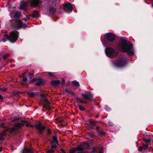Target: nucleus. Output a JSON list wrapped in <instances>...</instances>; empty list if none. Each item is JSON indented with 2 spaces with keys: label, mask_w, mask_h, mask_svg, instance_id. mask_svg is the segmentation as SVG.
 <instances>
[{
  "label": "nucleus",
  "mask_w": 153,
  "mask_h": 153,
  "mask_svg": "<svg viewBox=\"0 0 153 153\" xmlns=\"http://www.w3.org/2000/svg\"><path fill=\"white\" fill-rule=\"evenodd\" d=\"M117 49L123 52H126L129 55H134V51L132 45L128 43L126 40L124 39H121L118 44Z\"/></svg>",
  "instance_id": "1"
},
{
  "label": "nucleus",
  "mask_w": 153,
  "mask_h": 153,
  "mask_svg": "<svg viewBox=\"0 0 153 153\" xmlns=\"http://www.w3.org/2000/svg\"><path fill=\"white\" fill-rule=\"evenodd\" d=\"M89 146V143L87 142H85L79 145L76 148L71 149L69 152L70 153H75L76 151H83L88 148Z\"/></svg>",
  "instance_id": "2"
},
{
  "label": "nucleus",
  "mask_w": 153,
  "mask_h": 153,
  "mask_svg": "<svg viewBox=\"0 0 153 153\" xmlns=\"http://www.w3.org/2000/svg\"><path fill=\"white\" fill-rule=\"evenodd\" d=\"M19 33L16 31L11 32L10 36L7 34H5V36L9 40L12 42H15L19 37Z\"/></svg>",
  "instance_id": "3"
},
{
  "label": "nucleus",
  "mask_w": 153,
  "mask_h": 153,
  "mask_svg": "<svg viewBox=\"0 0 153 153\" xmlns=\"http://www.w3.org/2000/svg\"><path fill=\"white\" fill-rule=\"evenodd\" d=\"M41 100L43 103V106L47 109H49L51 107V103L48 100L46 95L45 94H42L41 95Z\"/></svg>",
  "instance_id": "4"
},
{
  "label": "nucleus",
  "mask_w": 153,
  "mask_h": 153,
  "mask_svg": "<svg viewBox=\"0 0 153 153\" xmlns=\"http://www.w3.org/2000/svg\"><path fill=\"white\" fill-rule=\"evenodd\" d=\"M105 51L106 55L109 58H114L117 54L116 51L111 48H106Z\"/></svg>",
  "instance_id": "5"
},
{
  "label": "nucleus",
  "mask_w": 153,
  "mask_h": 153,
  "mask_svg": "<svg viewBox=\"0 0 153 153\" xmlns=\"http://www.w3.org/2000/svg\"><path fill=\"white\" fill-rule=\"evenodd\" d=\"M13 21L15 22L16 27L18 29L22 28H25L26 27V24H23L21 20L17 19L15 21L13 20Z\"/></svg>",
  "instance_id": "6"
},
{
  "label": "nucleus",
  "mask_w": 153,
  "mask_h": 153,
  "mask_svg": "<svg viewBox=\"0 0 153 153\" xmlns=\"http://www.w3.org/2000/svg\"><path fill=\"white\" fill-rule=\"evenodd\" d=\"M124 60L123 59L117 60L114 62V64L116 66L118 67H123L124 65Z\"/></svg>",
  "instance_id": "7"
},
{
  "label": "nucleus",
  "mask_w": 153,
  "mask_h": 153,
  "mask_svg": "<svg viewBox=\"0 0 153 153\" xmlns=\"http://www.w3.org/2000/svg\"><path fill=\"white\" fill-rule=\"evenodd\" d=\"M10 15L11 17L15 18H19L21 16V14L16 10H14L11 12Z\"/></svg>",
  "instance_id": "8"
},
{
  "label": "nucleus",
  "mask_w": 153,
  "mask_h": 153,
  "mask_svg": "<svg viewBox=\"0 0 153 153\" xmlns=\"http://www.w3.org/2000/svg\"><path fill=\"white\" fill-rule=\"evenodd\" d=\"M73 7L71 4L69 3H65L64 6V9L67 12H70L72 11Z\"/></svg>",
  "instance_id": "9"
},
{
  "label": "nucleus",
  "mask_w": 153,
  "mask_h": 153,
  "mask_svg": "<svg viewBox=\"0 0 153 153\" xmlns=\"http://www.w3.org/2000/svg\"><path fill=\"white\" fill-rule=\"evenodd\" d=\"M106 37L108 40L110 42L114 41L115 39L114 35L110 33H108L106 34Z\"/></svg>",
  "instance_id": "10"
},
{
  "label": "nucleus",
  "mask_w": 153,
  "mask_h": 153,
  "mask_svg": "<svg viewBox=\"0 0 153 153\" xmlns=\"http://www.w3.org/2000/svg\"><path fill=\"white\" fill-rule=\"evenodd\" d=\"M35 126L38 129L40 132L43 131L45 128V127L42 126L41 122H39L38 124L36 125Z\"/></svg>",
  "instance_id": "11"
},
{
  "label": "nucleus",
  "mask_w": 153,
  "mask_h": 153,
  "mask_svg": "<svg viewBox=\"0 0 153 153\" xmlns=\"http://www.w3.org/2000/svg\"><path fill=\"white\" fill-rule=\"evenodd\" d=\"M20 9L22 10L27 9V2L24 1H22L20 4Z\"/></svg>",
  "instance_id": "12"
},
{
  "label": "nucleus",
  "mask_w": 153,
  "mask_h": 153,
  "mask_svg": "<svg viewBox=\"0 0 153 153\" xmlns=\"http://www.w3.org/2000/svg\"><path fill=\"white\" fill-rule=\"evenodd\" d=\"M82 95L86 99H88L90 101L92 100V96L90 92H88V94H82Z\"/></svg>",
  "instance_id": "13"
},
{
  "label": "nucleus",
  "mask_w": 153,
  "mask_h": 153,
  "mask_svg": "<svg viewBox=\"0 0 153 153\" xmlns=\"http://www.w3.org/2000/svg\"><path fill=\"white\" fill-rule=\"evenodd\" d=\"M31 7H35L38 5L39 3V0H31L30 1Z\"/></svg>",
  "instance_id": "14"
},
{
  "label": "nucleus",
  "mask_w": 153,
  "mask_h": 153,
  "mask_svg": "<svg viewBox=\"0 0 153 153\" xmlns=\"http://www.w3.org/2000/svg\"><path fill=\"white\" fill-rule=\"evenodd\" d=\"M24 126L23 121H22L21 123H17L15 125V126L16 128H20Z\"/></svg>",
  "instance_id": "15"
},
{
  "label": "nucleus",
  "mask_w": 153,
  "mask_h": 153,
  "mask_svg": "<svg viewBox=\"0 0 153 153\" xmlns=\"http://www.w3.org/2000/svg\"><path fill=\"white\" fill-rule=\"evenodd\" d=\"M56 143L58 144V142L57 140V137L56 136L54 135L53 137V140L51 144Z\"/></svg>",
  "instance_id": "16"
},
{
  "label": "nucleus",
  "mask_w": 153,
  "mask_h": 153,
  "mask_svg": "<svg viewBox=\"0 0 153 153\" xmlns=\"http://www.w3.org/2000/svg\"><path fill=\"white\" fill-rule=\"evenodd\" d=\"M60 81L59 80H53L51 82V84L53 85L54 86L57 85L60 83Z\"/></svg>",
  "instance_id": "17"
},
{
  "label": "nucleus",
  "mask_w": 153,
  "mask_h": 153,
  "mask_svg": "<svg viewBox=\"0 0 153 153\" xmlns=\"http://www.w3.org/2000/svg\"><path fill=\"white\" fill-rule=\"evenodd\" d=\"M43 83V81L40 79H38L37 82L35 83L36 85L39 86Z\"/></svg>",
  "instance_id": "18"
},
{
  "label": "nucleus",
  "mask_w": 153,
  "mask_h": 153,
  "mask_svg": "<svg viewBox=\"0 0 153 153\" xmlns=\"http://www.w3.org/2000/svg\"><path fill=\"white\" fill-rule=\"evenodd\" d=\"M89 126L90 128H93L95 126V123L94 122L90 121L89 122Z\"/></svg>",
  "instance_id": "19"
},
{
  "label": "nucleus",
  "mask_w": 153,
  "mask_h": 153,
  "mask_svg": "<svg viewBox=\"0 0 153 153\" xmlns=\"http://www.w3.org/2000/svg\"><path fill=\"white\" fill-rule=\"evenodd\" d=\"M39 13L38 11H35L32 14V17L33 18H36L38 16Z\"/></svg>",
  "instance_id": "20"
},
{
  "label": "nucleus",
  "mask_w": 153,
  "mask_h": 153,
  "mask_svg": "<svg viewBox=\"0 0 153 153\" xmlns=\"http://www.w3.org/2000/svg\"><path fill=\"white\" fill-rule=\"evenodd\" d=\"M72 84L76 87H78L79 85V83L78 82L76 81H74L72 82Z\"/></svg>",
  "instance_id": "21"
},
{
  "label": "nucleus",
  "mask_w": 153,
  "mask_h": 153,
  "mask_svg": "<svg viewBox=\"0 0 153 153\" xmlns=\"http://www.w3.org/2000/svg\"><path fill=\"white\" fill-rule=\"evenodd\" d=\"M24 152H27V153H31L32 151L31 149L27 148L24 149Z\"/></svg>",
  "instance_id": "22"
},
{
  "label": "nucleus",
  "mask_w": 153,
  "mask_h": 153,
  "mask_svg": "<svg viewBox=\"0 0 153 153\" xmlns=\"http://www.w3.org/2000/svg\"><path fill=\"white\" fill-rule=\"evenodd\" d=\"M98 150L99 152V153H103V147L102 146L99 145L98 147Z\"/></svg>",
  "instance_id": "23"
},
{
  "label": "nucleus",
  "mask_w": 153,
  "mask_h": 153,
  "mask_svg": "<svg viewBox=\"0 0 153 153\" xmlns=\"http://www.w3.org/2000/svg\"><path fill=\"white\" fill-rule=\"evenodd\" d=\"M56 11V9L54 8L51 7V8L49 10V13L52 14L53 13Z\"/></svg>",
  "instance_id": "24"
},
{
  "label": "nucleus",
  "mask_w": 153,
  "mask_h": 153,
  "mask_svg": "<svg viewBox=\"0 0 153 153\" xmlns=\"http://www.w3.org/2000/svg\"><path fill=\"white\" fill-rule=\"evenodd\" d=\"M27 95L30 97H33L35 95V94L33 92H28L27 93Z\"/></svg>",
  "instance_id": "25"
},
{
  "label": "nucleus",
  "mask_w": 153,
  "mask_h": 153,
  "mask_svg": "<svg viewBox=\"0 0 153 153\" xmlns=\"http://www.w3.org/2000/svg\"><path fill=\"white\" fill-rule=\"evenodd\" d=\"M23 121L24 125H25L26 126H27V127H30V124L28 122H27V121H25L24 120H23Z\"/></svg>",
  "instance_id": "26"
},
{
  "label": "nucleus",
  "mask_w": 153,
  "mask_h": 153,
  "mask_svg": "<svg viewBox=\"0 0 153 153\" xmlns=\"http://www.w3.org/2000/svg\"><path fill=\"white\" fill-rule=\"evenodd\" d=\"M148 145L146 144H143V148L145 150H146L148 147Z\"/></svg>",
  "instance_id": "27"
},
{
  "label": "nucleus",
  "mask_w": 153,
  "mask_h": 153,
  "mask_svg": "<svg viewBox=\"0 0 153 153\" xmlns=\"http://www.w3.org/2000/svg\"><path fill=\"white\" fill-rule=\"evenodd\" d=\"M45 73L48 74L51 76H52L53 77H55V75L54 74V73H52V72H45Z\"/></svg>",
  "instance_id": "28"
},
{
  "label": "nucleus",
  "mask_w": 153,
  "mask_h": 153,
  "mask_svg": "<svg viewBox=\"0 0 153 153\" xmlns=\"http://www.w3.org/2000/svg\"><path fill=\"white\" fill-rule=\"evenodd\" d=\"M76 100L78 102H79L81 103H85L83 100H82L80 98H78Z\"/></svg>",
  "instance_id": "29"
},
{
  "label": "nucleus",
  "mask_w": 153,
  "mask_h": 153,
  "mask_svg": "<svg viewBox=\"0 0 153 153\" xmlns=\"http://www.w3.org/2000/svg\"><path fill=\"white\" fill-rule=\"evenodd\" d=\"M96 151V149L95 148H94L93 150L91 151V152H88L87 151L86 153H95Z\"/></svg>",
  "instance_id": "30"
},
{
  "label": "nucleus",
  "mask_w": 153,
  "mask_h": 153,
  "mask_svg": "<svg viewBox=\"0 0 153 153\" xmlns=\"http://www.w3.org/2000/svg\"><path fill=\"white\" fill-rule=\"evenodd\" d=\"M98 133L100 134V135H101V136L104 135L105 134V133L103 131H99L98 132Z\"/></svg>",
  "instance_id": "31"
},
{
  "label": "nucleus",
  "mask_w": 153,
  "mask_h": 153,
  "mask_svg": "<svg viewBox=\"0 0 153 153\" xmlns=\"http://www.w3.org/2000/svg\"><path fill=\"white\" fill-rule=\"evenodd\" d=\"M143 140L146 143H149L151 141V140L149 139H147L145 138L143 139Z\"/></svg>",
  "instance_id": "32"
},
{
  "label": "nucleus",
  "mask_w": 153,
  "mask_h": 153,
  "mask_svg": "<svg viewBox=\"0 0 153 153\" xmlns=\"http://www.w3.org/2000/svg\"><path fill=\"white\" fill-rule=\"evenodd\" d=\"M6 135V131H3L1 134V135L3 137L5 136Z\"/></svg>",
  "instance_id": "33"
},
{
  "label": "nucleus",
  "mask_w": 153,
  "mask_h": 153,
  "mask_svg": "<svg viewBox=\"0 0 153 153\" xmlns=\"http://www.w3.org/2000/svg\"><path fill=\"white\" fill-rule=\"evenodd\" d=\"M38 79H37L34 78L31 81L30 83H33V82H37Z\"/></svg>",
  "instance_id": "34"
},
{
  "label": "nucleus",
  "mask_w": 153,
  "mask_h": 153,
  "mask_svg": "<svg viewBox=\"0 0 153 153\" xmlns=\"http://www.w3.org/2000/svg\"><path fill=\"white\" fill-rule=\"evenodd\" d=\"M53 150L52 149H49L47 151V153H53Z\"/></svg>",
  "instance_id": "35"
},
{
  "label": "nucleus",
  "mask_w": 153,
  "mask_h": 153,
  "mask_svg": "<svg viewBox=\"0 0 153 153\" xmlns=\"http://www.w3.org/2000/svg\"><path fill=\"white\" fill-rule=\"evenodd\" d=\"M79 108L81 111H84L85 110L84 107L81 105H79Z\"/></svg>",
  "instance_id": "36"
},
{
  "label": "nucleus",
  "mask_w": 153,
  "mask_h": 153,
  "mask_svg": "<svg viewBox=\"0 0 153 153\" xmlns=\"http://www.w3.org/2000/svg\"><path fill=\"white\" fill-rule=\"evenodd\" d=\"M9 54L7 53L5 54L4 56H3V59H5L6 58H7L9 56Z\"/></svg>",
  "instance_id": "37"
},
{
  "label": "nucleus",
  "mask_w": 153,
  "mask_h": 153,
  "mask_svg": "<svg viewBox=\"0 0 153 153\" xmlns=\"http://www.w3.org/2000/svg\"><path fill=\"white\" fill-rule=\"evenodd\" d=\"M108 124L109 126H111L113 125V123L112 122L110 121L108 122Z\"/></svg>",
  "instance_id": "38"
},
{
  "label": "nucleus",
  "mask_w": 153,
  "mask_h": 153,
  "mask_svg": "<svg viewBox=\"0 0 153 153\" xmlns=\"http://www.w3.org/2000/svg\"><path fill=\"white\" fill-rule=\"evenodd\" d=\"M60 153H65V151H64L63 149H60Z\"/></svg>",
  "instance_id": "39"
},
{
  "label": "nucleus",
  "mask_w": 153,
  "mask_h": 153,
  "mask_svg": "<svg viewBox=\"0 0 153 153\" xmlns=\"http://www.w3.org/2000/svg\"><path fill=\"white\" fill-rule=\"evenodd\" d=\"M7 90V88H4L3 89L0 88V90L1 91H5Z\"/></svg>",
  "instance_id": "40"
},
{
  "label": "nucleus",
  "mask_w": 153,
  "mask_h": 153,
  "mask_svg": "<svg viewBox=\"0 0 153 153\" xmlns=\"http://www.w3.org/2000/svg\"><path fill=\"white\" fill-rule=\"evenodd\" d=\"M143 148V146H140L138 147V149L139 151H141L142 150Z\"/></svg>",
  "instance_id": "41"
},
{
  "label": "nucleus",
  "mask_w": 153,
  "mask_h": 153,
  "mask_svg": "<svg viewBox=\"0 0 153 153\" xmlns=\"http://www.w3.org/2000/svg\"><path fill=\"white\" fill-rule=\"evenodd\" d=\"M56 147V146L55 145H53V144H52L51 148H55Z\"/></svg>",
  "instance_id": "42"
},
{
  "label": "nucleus",
  "mask_w": 153,
  "mask_h": 153,
  "mask_svg": "<svg viewBox=\"0 0 153 153\" xmlns=\"http://www.w3.org/2000/svg\"><path fill=\"white\" fill-rule=\"evenodd\" d=\"M27 77L30 79L32 77V76L31 74H29L27 75Z\"/></svg>",
  "instance_id": "43"
},
{
  "label": "nucleus",
  "mask_w": 153,
  "mask_h": 153,
  "mask_svg": "<svg viewBox=\"0 0 153 153\" xmlns=\"http://www.w3.org/2000/svg\"><path fill=\"white\" fill-rule=\"evenodd\" d=\"M105 108L106 110L107 111H109L110 109V108L109 107H108L107 106H106Z\"/></svg>",
  "instance_id": "44"
},
{
  "label": "nucleus",
  "mask_w": 153,
  "mask_h": 153,
  "mask_svg": "<svg viewBox=\"0 0 153 153\" xmlns=\"http://www.w3.org/2000/svg\"><path fill=\"white\" fill-rule=\"evenodd\" d=\"M4 140V138L3 137V136L1 135L0 136V140Z\"/></svg>",
  "instance_id": "45"
},
{
  "label": "nucleus",
  "mask_w": 153,
  "mask_h": 153,
  "mask_svg": "<svg viewBox=\"0 0 153 153\" xmlns=\"http://www.w3.org/2000/svg\"><path fill=\"white\" fill-rule=\"evenodd\" d=\"M0 126L2 127H5L4 123H2L1 124Z\"/></svg>",
  "instance_id": "46"
},
{
  "label": "nucleus",
  "mask_w": 153,
  "mask_h": 153,
  "mask_svg": "<svg viewBox=\"0 0 153 153\" xmlns=\"http://www.w3.org/2000/svg\"><path fill=\"white\" fill-rule=\"evenodd\" d=\"M66 91L68 93L74 94L72 92L69 91L68 90H66Z\"/></svg>",
  "instance_id": "47"
},
{
  "label": "nucleus",
  "mask_w": 153,
  "mask_h": 153,
  "mask_svg": "<svg viewBox=\"0 0 153 153\" xmlns=\"http://www.w3.org/2000/svg\"><path fill=\"white\" fill-rule=\"evenodd\" d=\"M27 79L26 78L23 77V81L24 82H26V81H27Z\"/></svg>",
  "instance_id": "48"
},
{
  "label": "nucleus",
  "mask_w": 153,
  "mask_h": 153,
  "mask_svg": "<svg viewBox=\"0 0 153 153\" xmlns=\"http://www.w3.org/2000/svg\"><path fill=\"white\" fill-rule=\"evenodd\" d=\"M51 130L50 129H48V134H50L51 133Z\"/></svg>",
  "instance_id": "49"
},
{
  "label": "nucleus",
  "mask_w": 153,
  "mask_h": 153,
  "mask_svg": "<svg viewBox=\"0 0 153 153\" xmlns=\"http://www.w3.org/2000/svg\"><path fill=\"white\" fill-rule=\"evenodd\" d=\"M96 130L98 132L99 131L98 130V129H99L98 127V126L96 127Z\"/></svg>",
  "instance_id": "50"
},
{
  "label": "nucleus",
  "mask_w": 153,
  "mask_h": 153,
  "mask_svg": "<svg viewBox=\"0 0 153 153\" xmlns=\"http://www.w3.org/2000/svg\"><path fill=\"white\" fill-rule=\"evenodd\" d=\"M86 152H87V151H85L84 152H78L77 153H86Z\"/></svg>",
  "instance_id": "51"
},
{
  "label": "nucleus",
  "mask_w": 153,
  "mask_h": 153,
  "mask_svg": "<svg viewBox=\"0 0 153 153\" xmlns=\"http://www.w3.org/2000/svg\"><path fill=\"white\" fill-rule=\"evenodd\" d=\"M19 92H15L14 93V94H15V95H17V94H18L19 93Z\"/></svg>",
  "instance_id": "52"
},
{
  "label": "nucleus",
  "mask_w": 153,
  "mask_h": 153,
  "mask_svg": "<svg viewBox=\"0 0 153 153\" xmlns=\"http://www.w3.org/2000/svg\"><path fill=\"white\" fill-rule=\"evenodd\" d=\"M3 99V97L1 95H0V100H1Z\"/></svg>",
  "instance_id": "53"
},
{
  "label": "nucleus",
  "mask_w": 153,
  "mask_h": 153,
  "mask_svg": "<svg viewBox=\"0 0 153 153\" xmlns=\"http://www.w3.org/2000/svg\"><path fill=\"white\" fill-rule=\"evenodd\" d=\"M34 126L33 125H30V127H34Z\"/></svg>",
  "instance_id": "54"
},
{
  "label": "nucleus",
  "mask_w": 153,
  "mask_h": 153,
  "mask_svg": "<svg viewBox=\"0 0 153 153\" xmlns=\"http://www.w3.org/2000/svg\"><path fill=\"white\" fill-rule=\"evenodd\" d=\"M27 20H29L30 19V17L28 16H27Z\"/></svg>",
  "instance_id": "55"
},
{
  "label": "nucleus",
  "mask_w": 153,
  "mask_h": 153,
  "mask_svg": "<svg viewBox=\"0 0 153 153\" xmlns=\"http://www.w3.org/2000/svg\"><path fill=\"white\" fill-rule=\"evenodd\" d=\"M2 148L0 147V151H1L2 150Z\"/></svg>",
  "instance_id": "56"
},
{
  "label": "nucleus",
  "mask_w": 153,
  "mask_h": 153,
  "mask_svg": "<svg viewBox=\"0 0 153 153\" xmlns=\"http://www.w3.org/2000/svg\"><path fill=\"white\" fill-rule=\"evenodd\" d=\"M3 41L4 42H5L6 41L5 39H4V40H3Z\"/></svg>",
  "instance_id": "57"
},
{
  "label": "nucleus",
  "mask_w": 153,
  "mask_h": 153,
  "mask_svg": "<svg viewBox=\"0 0 153 153\" xmlns=\"http://www.w3.org/2000/svg\"><path fill=\"white\" fill-rule=\"evenodd\" d=\"M152 6L153 7V3L152 4Z\"/></svg>",
  "instance_id": "58"
},
{
  "label": "nucleus",
  "mask_w": 153,
  "mask_h": 153,
  "mask_svg": "<svg viewBox=\"0 0 153 153\" xmlns=\"http://www.w3.org/2000/svg\"><path fill=\"white\" fill-rule=\"evenodd\" d=\"M1 58L0 57V60H1Z\"/></svg>",
  "instance_id": "59"
}]
</instances>
